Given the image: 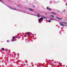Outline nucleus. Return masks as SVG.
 <instances>
[{"mask_svg":"<svg viewBox=\"0 0 67 67\" xmlns=\"http://www.w3.org/2000/svg\"><path fill=\"white\" fill-rule=\"evenodd\" d=\"M50 16L51 18H53L54 17V15H51Z\"/></svg>","mask_w":67,"mask_h":67,"instance_id":"10","label":"nucleus"},{"mask_svg":"<svg viewBox=\"0 0 67 67\" xmlns=\"http://www.w3.org/2000/svg\"><path fill=\"white\" fill-rule=\"evenodd\" d=\"M47 9H48V10H49V11H51V10H52V9H51V8H48V7H47Z\"/></svg>","mask_w":67,"mask_h":67,"instance_id":"4","label":"nucleus"},{"mask_svg":"<svg viewBox=\"0 0 67 67\" xmlns=\"http://www.w3.org/2000/svg\"><path fill=\"white\" fill-rule=\"evenodd\" d=\"M30 32H26L25 33V35H26V34H30Z\"/></svg>","mask_w":67,"mask_h":67,"instance_id":"8","label":"nucleus"},{"mask_svg":"<svg viewBox=\"0 0 67 67\" xmlns=\"http://www.w3.org/2000/svg\"><path fill=\"white\" fill-rule=\"evenodd\" d=\"M2 50H3V51H4V48H2Z\"/></svg>","mask_w":67,"mask_h":67,"instance_id":"13","label":"nucleus"},{"mask_svg":"<svg viewBox=\"0 0 67 67\" xmlns=\"http://www.w3.org/2000/svg\"><path fill=\"white\" fill-rule=\"evenodd\" d=\"M51 64H52V63H50V65H51Z\"/></svg>","mask_w":67,"mask_h":67,"instance_id":"17","label":"nucleus"},{"mask_svg":"<svg viewBox=\"0 0 67 67\" xmlns=\"http://www.w3.org/2000/svg\"><path fill=\"white\" fill-rule=\"evenodd\" d=\"M48 22H51V20H48Z\"/></svg>","mask_w":67,"mask_h":67,"instance_id":"14","label":"nucleus"},{"mask_svg":"<svg viewBox=\"0 0 67 67\" xmlns=\"http://www.w3.org/2000/svg\"><path fill=\"white\" fill-rule=\"evenodd\" d=\"M42 18H40V19L38 20L39 22L40 23H41V22H42L43 20V19H46V18L45 17H44V16H42Z\"/></svg>","mask_w":67,"mask_h":67,"instance_id":"1","label":"nucleus"},{"mask_svg":"<svg viewBox=\"0 0 67 67\" xmlns=\"http://www.w3.org/2000/svg\"><path fill=\"white\" fill-rule=\"evenodd\" d=\"M66 26H67V24H66Z\"/></svg>","mask_w":67,"mask_h":67,"instance_id":"21","label":"nucleus"},{"mask_svg":"<svg viewBox=\"0 0 67 67\" xmlns=\"http://www.w3.org/2000/svg\"><path fill=\"white\" fill-rule=\"evenodd\" d=\"M29 10H30V11H33V10L31 8L29 9Z\"/></svg>","mask_w":67,"mask_h":67,"instance_id":"9","label":"nucleus"},{"mask_svg":"<svg viewBox=\"0 0 67 67\" xmlns=\"http://www.w3.org/2000/svg\"><path fill=\"white\" fill-rule=\"evenodd\" d=\"M25 64H24V65L25 66Z\"/></svg>","mask_w":67,"mask_h":67,"instance_id":"20","label":"nucleus"},{"mask_svg":"<svg viewBox=\"0 0 67 67\" xmlns=\"http://www.w3.org/2000/svg\"><path fill=\"white\" fill-rule=\"evenodd\" d=\"M0 2H2V1L1 0H0Z\"/></svg>","mask_w":67,"mask_h":67,"instance_id":"15","label":"nucleus"},{"mask_svg":"<svg viewBox=\"0 0 67 67\" xmlns=\"http://www.w3.org/2000/svg\"><path fill=\"white\" fill-rule=\"evenodd\" d=\"M37 16L38 18H40V14L38 13L37 14Z\"/></svg>","mask_w":67,"mask_h":67,"instance_id":"6","label":"nucleus"},{"mask_svg":"<svg viewBox=\"0 0 67 67\" xmlns=\"http://www.w3.org/2000/svg\"><path fill=\"white\" fill-rule=\"evenodd\" d=\"M59 11V12H60V11Z\"/></svg>","mask_w":67,"mask_h":67,"instance_id":"22","label":"nucleus"},{"mask_svg":"<svg viewBox=\"0 0 67 67\" xmlns=\"http://www.w3.org/2000/svg\"><path fill=\"white\" fill-rule=\"evenodd\" d=\"M27 36H29V35H27Z\"/></svg>","mask_w":67,"mask_h":67,"instance_id":"19","label":"nucleus"},{"mask_svg":"<svg viewBox=\"0 0 67 67\" xmlns=\"http://www.w3.org/2000/svg\"><path fill=\"white\" fill-rule=\"evenodd\" d=\"M7 42H9V41H7Z\"/></svg>","mask_w":67,"mask_h":67,"instance_id":"16","label":"nucleus"},{"mask_svg":"<svg viewBox=\"0 0 67 67\" xmlns=\"http://www.w3.org/2000/svg\"><path fill=\"white\" fill-rule=\"evenodd\" d=\"M15 36L13 37V40H12V42H13V41H14V38H15Z\"/></svg>","mask_w":67,"mask_h":67,"instance_id":"5","label":"nucleus"},{"mask_svg":"<svg viewBox=\"0 0 67 67\" xmlns=\"http://www.w3.org/2000/svg\"><path fill=\"white\" fill-rule=\"evenodd\" d=\"M32 35H34V34H32Z\"/></svg>","mask_w":67,"mask_h":67,"instance_id":"18","label":"nucleus"},{"mask_svg":"<svg viewBox=\"0 0 67 67\" xmlns=\"http://www.w3.org/2000/svg\"><path fill=\"white\" fill-rule=\"evenodd\" d=\"M50 19L51 20H52V21H54V19H53L50 18Z\"/></svg>","mask_w":67,"mask_h":67,"instance_id":"11","label":"nucleus"},{"mask_svg":"<svg viewBox=\"0 0 67 67\" xmlns=\"http://www.w3.org/2000/svg\"><path fill=\"white\" fill-rule=\"evenodd\" d=\"M64 23H65V24H66V23L65 22H62V23H60V24L61 26H65V25L64 24Z\"/></svg>","mask_w":67,"mask_h":67,"instance_id":"2","label":"nucleus"},{"mask_svg":"<svg viewBox=\"0 0 67 67\" xmlns=\"http://www.w3.org/2000/svg\"><path fill=\"white\" fill-rule=\"evenodd\" d=\"M51 14H56L55 13H54L53 12H51Z\"/></svg>","mask_w":67,"mask_h":67,"instance_id":"12","label":"nucleus"},{"mask_svg":"<svg viewBox=\"0 0 67 67\" xmlns=\"http://www.w3.org/2000/svg\"><path fill=\"white\" fill-rule=\"evenodd\" d=\"M55 18H57V19H59V20H62V18H58V17H56V16H55Z\"/></svg>","mask_w":67,"mask_h":67,"instance_id":"7","label":"nucleus"},{"mask_svg":"<svg viewBox=\"0 0 67 67\" xmlns=\"http://www.w3.org/2000/svg\"><path fill=\"white\" fill-rule=\"evenodd\" d=\"M9 7V8H10V9H12V10H16V11H17V10L15 9V8H13L12 7L10 6H9V7Z\"/></svg>","mask_w":67,"mask_h":67,"instance_id":"3","label":"nucleus"}]
</instances>
